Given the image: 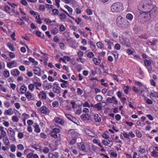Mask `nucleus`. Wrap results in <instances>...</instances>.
I'll return each mask as SVG.
<instances>
[{"mask_svg": "<svg viewBox=\"0 0 158 158\" xmlns=\"http://www.w3.org/2000/svg\"><path fill=\"white\" fill-rule=\"evenodd\" d=\"M153 6L154 4L152 1L150 0H144L139 3L138 8L143 13L148 14L149 10Z\"/></svg>", "mask_w": 158, "mask_h": 158, "instance_id": "nucleus-1", "label": "nucleus"}, {"mask_svg": "<svg viewBox=\"0 0 158 158\" xmlns=\"http://www.w3.org/2000/svg\"><path fill=\"white\" fill-rule=\"evenodd\" d=\"M138 21L141 23L147 25L151 22L150 16L148 14L142 13L139 16Z\"/></svg>", "mask_w": 158, "mask_h": 158, "instance_id": "nucleus-2", "label": "nucleus"}, {"mask_svg": "<svg viewBox=\"0 0 158 158\" xmlns=\"http://www.w3.org/2000/svg\"><path fill=\"white\" fill-rule=\"evenodd\" d=\"M123 10V6L122 3L117 2L114 3L111 6V10L113 12L119 13Z\"/></svg>", "mask_w": 158, "mask_h": 158, "instance_id": "nucleus-3", "label": "nucleus"}, {"mask_svg": "<svg viewBox=\"0 0 158 158\" xmlns=\"http://www.w3.org/2000/svg\"><path fill=\"white\" fill-rule=\"evenodd\" d=\"M116 22L118 26L123 28L127 27L129 25V23L127 19L123 18L121 16L117 17Z\"/></svg>", "mask_w": 158, "mask_h": 158, "instance_id": "nucleus-4", "label": "nucleus"}, {"mask_svg": "<svg viewBox=\"0 0 158 158\" xmlns=\"http://www.w3.org/2000/svg\"><path fill=\"white\" fill-rule=\"evenodd\" d=\"M158 13V8L154 4V6L152 7L151 9L149 11L148 15L151 18H155Z\"/></svg>", "mask_w": 158, "mask_h": 158, "instance_id": "nucleus-5", "label": "nucleus"}, {"mask_svg": "<svg viewBox=\"0 0 158 158\" xmlns=\"http://www.w3.org/2000/svg\"><path fill=\"white\" fill-rule=\"evenodd\" d=\"M106 102L108 103H112L114 104H118V101L114 96L112 97H108L106 100Z\"/></svg>", "mask_w": 158, "mask_h": 158, "instance_id": "nucleus-6", "label": "nucleus"}, {"mask_svg": "<svg viewBox=\"0 0 158 158\" xmlns=\"http://www.w3.org/2000/svg\"><path fill=\"white\" fill-rule=\"evenodd\" d=\"M77 147L79 150L81 151L86 152V148L84 143L83 142L78 143L77 144Z\"/></svg>", "mask_w": 158, "mask_h": 158, "instance_id": "nucleus-7", "label": "nucleus"}, {"mask_svg": "<svg viewBox=\"0 0 158 158\" xmlns=\"http://www.w3.org/2000/svg\"><path fill=\"white\" fill-rule=\"evenodd\" d=\"M54 25L53 24H51L49 26V29L50 30L51 33L53 35H55L57 34L58 32V30L57 27H55L54 29L52 28V26Z\"/></svg>", "mask_w": 158, "mask_h": 158, "instance_id": "nucleus-8", "label": "nucleus"}, {"mask_svg": "<svg viewBox=\"0 0 158 158\" xmlns=\"http://www.w3.org/2000/svg\"><path fill=\"white\" fill-rule=\"evenodd\" d=\"M8 131H10V136L11 138V139L12 140L15 141V132L14 131L13 129L11 128H9L8 129Z\"/></svg>", "mask_w": 158, "mask_h": 158, "instance_id": "nucleus-9", "label": "nucleus"}, {"mask_svg": "<svg viewBox=\"0 0 158 158\" xmlns=\"http://www.w3.org/2000/svg\"><path fill=\"white\" fill-rule=\"evenodd\" d=\"M68 133L73 138H76L78 135V134L74 130L71 129L68 131Z\"/></svg>", "mask_w": 158, "mask_h": 158, "instance_id": "nucleus-10", "label": "nucleus"}, {"mask_svg": "<svg viewBox=\"0 0 158 158\" xmlns=\"http://www.w3.org/2000/svg\"><path fill=\"white\" fill-rule=\"evenodd\" d=\"M40 110L41 113L43 114H46L48 111V113L49 112L48 109L45 106H43L40 107Z\"/></svg>", "mask_w": 158, "mask_h": 158, "instance_id": "nucleus-11", "label": "nucleus"}, {"mask_svg": "<svg viewBox=\"0 0 158 158\" xmlns=\"http://www.w3.org/2000/svg\"><path fill=\"white\" fill-rule=\"evenodd\" d=\"M66 117L70 120L75 124H77L76 122L77 120L70 114H65Z\"/></svg>", "mask_w": 158, "mask_h": 158, "instance_id": "nucleus-12", "label": "nucleus"}, {"mask_svg": "<svg viewBox=\"0 0 158 158\" xmlns=\"http://www.w3.org/2000/svg\"><path fill=\"white\" fill-rule=\"evenodd\" d=\"M158 40L157 39H153L149 41L148 44L152 46H154L158 42Z\"/></svg>", "mask_w": 158, "mask_h": 158, "instance_id": "nucleus-13", "label": "nucleus"}, {"mask_svg": "<svg viewBox=\"0 0 158 158\" xmlns=\"http://www.w3.org/2000/svg\"><path fill=\"white\" fill-rule=\"evenodd\" d=\"M33 71H34V73L35 74L38 76H41V69L39 68L38 67H36L35 69H33Z\"/></svg>", "mask_w": 158, "mask_h": 158, "instance_id": "nucleus-14", "label": "nucleus"}, {"mask_svg": "<svg viewBox=\"0 0 158 158\" xmlns=\"http://www.w3.org/2000/svg\"><path fill=\"white\" fill-rule=\"evenodd\" d=\"M40 98H41V99L45 100L46 99V95L44 91H42L40 92L38 94Z\"/></svg>", "mask_w": 158, "mask_h": 158, "instance_id": "nucleus-15", "label": "nucleus"}, {"mask_svg": "<svg viewBox=\"0 0 158 158\" xmlns=\"http://www.w3.org/2000/svg\"><path fill=\"white\" fill-rule=\"evenodd\" d=\"M19 73V71L17 69H15L11 71V74L14 76H17Z\"/></svg>", "mask_w": 158, "mask_h": 158, "instance_id": "nucleus-16", "label": "nucleus"}, {"mask_svg": "<svg viewBox=\"0 0 158 158\" xmlns=\"http://www.w3.org/2000/svg\"><path fill=\"white\" fill-rule=\"evenodd\" d=\"M121 41L122 44L124 46L127 47H129L130 46V43L128 40H126L125 39H123L121 40Z\"/></svg>", "mask_w": 158, "mask_h": 158, "instance_id": "nucleus-17", "label": "nucleus"}, {"mask_svg": "<svg viewBox=\"0 0 158 158\" xmlns=\"http://www.w3.org/2000/svg\"><path fill=\"white\" fill-rule=\"evenodd\" d=\"M152 152V156L153 157L158 156V147H156Z\"/></svg>", "mask_w": 158, "mask_h": 158, "instance_id": "nucleus-18", "label": "nucleus"}, {"mask_svg": "<svg viewBox=\"0 0 158 158\" xmlns=\"http://www.w3.org/2000/svg\"><path fill=\"white\" fill-rule=\"evenodd\" d=\"M85 133L88 135L94 137L95 135L94 133L89 129H87L85 130Z\"/></svg>", "mask_w": 158, "mask_h": 158, "instance_id": "nucleus-19", "label": "nucleus"}, {"mask_svg": "<svg viewBox=\"0 0 158 158\" xmlns=\"http://www.w3.org/2000/svg\"><path fill=\"white\" fill-rule=\"evenodd\" d=\"M53 121L56 123H59L61 125H63L64 123L63 120L59 117L55 118L53 120Z\"/></svg>", "mask_w": 158, "mask_h": 158, "instance_id": "nucleus-20", "label": "nucleus"}, {"mask_svg": "<svg viewBox=\"0 0 158 158\" xmlns=\"http://www.w3.org/2000/svg\"><path fill=\"white\" fill-rule=\"evenodd\" d=\"M53 87H55L56 90H57L58 93H60L61 88L59 86V85L57 82H55L53 85Z\"/></svg>", "mask_w": 158, "mask_h": 158, "instance_id": "nucleus-21", "label": "nucleus"}, {"mask_svg": "<svg viewBox=\"0 0 158 158\" xmlns=\"http://www.w3.org/2000/svg\"><path fill=\"white\" fill-rule=\"evenodd\" d=\"M36 35L39 37H40L42 39H45V36L43 34L39 31H37L36 32Z\"/></svg>", "mask_w": 158, "mask_h": 158, "instance_id": "nucleus-22", "label": "nucleus"}, {"mask_svg": "<svg viewBox=\"0 0 158 158\" xmlns=\"http://www.w3.org/2000/svg\"><path fill=\"white\" fill-rule=\"evenodd\" d=\"M149 95L151 97H154L155 98H158V92L153 91L149 93Z\"/></svg>", "mask_w": 158, "mask_h": 158, "instance_id": "nucleus-23", "label": "nucleus"}, {"mask_svg": "<svg viewBox=\"0 0 158 158\" xmlns=\"http://www.w3.org/2000/svg\"><path fill=\"white\" fill-rule=\"evenodd\" d=\"M94 118L97 122H100L101 121V120L99 115L97 114H95L94 115Z\"/></svg>", "mask_w": 158, "mask_h": 158, "instance_id": "nucleus-24", "label": "nucleus"}, {"mask_svg": "<svg viewBox=\"0 0 158 158\" xmlns=\"http://www.w3.org/2000/svg\"><path fill=\"white\" fill-rule=\"evenodd\" d=\"M4 143L6 146H9L10 145V142L7 136L4 137L3 139Z\"/></svg>", "mask_w": 158, "mask_h": 158, "instance_id": "nucleus-25", "label": "nucleus"}, {"mask_svg": "<svg viewBox=\"0 0 158 158\" xmlns=\"http://www.w3.org/2000/svg\"><path fill=\"white\" fill-rule=\"evenodd\" d=\"M35 125H34L35 128V131L36 133H39L40 132V130L39 125L35 123Z\"/></svg>", "mask_w": 158, "mask_h": 158, "instance_id": "nucleus-26", "label": "nucleus"}, {"mask_svg": "<svg viewBox=\"0 0 158 158\" xmlns=\"http://www.w3.org/2000/svg\"><path fill=\"white\" fill-rule=\"evenodd\" d=\"M7 46L11 50L13 51H15L14 47L12 44L10 42H9L7 44Z\"/></svg>", "mask_w": 158, "mask_h": 158, "instance_id": "nucleus-27", "label": "nucleus"}, {"mask_svg": "<svg viewBox=\"0 0 158 158\" xmlns=\"http://www.w3.org/2000/svg\"><path fill=\"white\" fill-rule=\"evenodd\" d=\"M94 108L97 109L98 110H102V108L101 107V103H98L94 105Z\"/></svg>", "mask_w": 158, "mask_h": 158, "instance_id": "nucleus-28", "label": "nucleus"}, {"mask_svg": "<svg viewBox=\"0 0 158 158\" xmlns=\"http://www.w3.org/2000/svg\"><path fill=\"white\" fill-rule=\"evenodd\" d=\"M93 61L94 63L96 65H99L101 62V60L100 59L94 58L93 59Z\"/></svg>", "mask_w": 158, "mask_h": 158, "instance_id": "nucleus-29", "label": "nucleus"}, {"mask_svg": "<svg viewBox=\"0 0 158 158\" xmlns=\"http://www.w3.org/2000/svg\"><path fill=\"white\" fill-rule=\"evenodd\" d=\"M29 60L30 62H31L33 63V64L35 65H37L38 64V63L37 61H35V59L31 57H30L29 59Z\"/></svg>", "mask_w": 158, "mask_h": 158, "instance_id": "nucleus-30", "label": "nucleus"}, {"mask_svg": "<svg viewBox=\"0 0 158 158\" xmlns=\"http://www.w3.org/2000/svg\"><path fill=\"white\" fill-rule=\"evenodd\" d=\"M144 64L146 66H148L151 64V62L150 60H144Z\"/></svg>", "mask_w": 158, "mask_h": 158, "instance_id": "nucleus-31", "label": "nucleus"}, {"mask_svg": "<svg viewBox=\"0 0 158 158\" xmlns=\"http://www.w3.org/2000/svg\"><path fill=\"white\" fill-rule=\"evenodd\" d=\"M48 156L50 157V158H58L59 156L57 154L55 155L52 153H49L48 154Z\"/></svg>", "mask_w": 158, "mask_h": 158, "instance_id": "nucleus-32", "label": "nucleus"}, {"mask_svg": "<svg viewBox=\"0 0 158 158\" xmlns=\"http://www.w3.org/2000/svg\"><path fill=\"white\" fill-rule=\"evenodd\" d=\"M59 30L60 32H63L65 30V28L64 26L62 24L59 25Z\"/></svg>", "mask_w": 158, "mask_h": 158, "instance_id": "nucleus-33", "label": "nucleus"}, {"mask_svg": "<svg viewBox=\"0 0 158 158\" xmlns=\"http://www.w3.org/2000/svg\"><path fill=\"white\" fill-rule=\"evenodd\" d=\"M126 18L128 19L131 21L133 18V16L131 14H128L126 15Z\"/></svg>", "mask_w": 158, "mask_h": 158, "instance_id": "nucleus-34", "label": "nucleus"}, {"mask_svg": "<svg viewBox=\"0 0 158 158\" xmlns=\"http://www.w3.org/2000/svg\"><path fill=\"white\" fill-rule=\"evenodd\" d=\"M138 149L139 151L141 154L144 153L145 151V149L142 148L141 146L139 147Z\"/></svg>", "mask_w": 158, "mask_h": 158, "instance_id": "nucleus-35", "label": "nucleus"}, {"mask_svg": "<svg viewBox=\"0 0 158 158\" xmlns=\"http://www.w3.org/2000/svg\"><path fill=\"white\" fill-rule=\"evenodd\" d=\"M95 99L97 101L100 102L102 99V97L100 95H97Z\"/></svg>", "mask_w": 158, "mask_h": 158, "instance_id": "nucleus-36", "label": "nucleus"}, {"mask_svg": "<svg viewBox=\"0 0 158 158\" xmlns=\"http://www.w3.org/2000/svg\"><path fill=\"white\" fill-rule=\"evenodd\" d=\"M66 18V16L64 13H61L59 15V18L61 20L65 19Z\"/></svg>", "mask_w": 158, "mask_h": 158, "instance_id": "nucleus-37", "label": "nucleus"}, {"mask_svg": "<svg viewBox=\"0 0 158 158\" xmlns=\"http://www.w3.org/2000/svg\"><path fill=\"white\" fill-rule=\"evenodd\" d=\"M25 95L26 97L28 99H31L32 97V95L29 92H28L26 93L25 94Z\"/></svg>", "mask_w": 158, "mask_h": 158, "instance_id": "nucleus-38", "label": "nucleus"}, {"mask_svg": "<svg viewBox=\"0 0 158 158\" xmlns=\"http://www.w3.org/2000/svg\"><path fill=\"white\" fill-rule=\"evenodd\" d=\"M27 89V87L24 86H21L20 88V90H22V91L21 92V94H23L24 93V92H23V91H24L25 92H26Z\"/></svg>", "mask_w": 158, "mask_h": 158, "instance_id": "nucleus-39", "label": "nucleus"}, {"mask_svg": "<svg viewBox=\"0 0 158 158\" xmlns=\"http://www.w3.org/2000/svg\"><path fill=\"white\" fill-rule=\"evenodd\" d=\"M3 74L5 77H8L10 76L9 72L8 71H4Z\"/></svg>", "mask_w": 158, "mask_h": 158, "instance_id": "nucleus-40", "label": "nucleus"}, {"mask_svg": "<svg viewBox=\"0 0 158 158\" xmlns=\"http://www.w3.org/2000/svg\"><path fill=\"white\" fill-rule=\"evenodd\" d=\"M52 131L57 134V133H59L60 132V129L56 128H55L53 129Z\"/></svg>", "mask_w": 158, "mask_h": 158, "instance_id": "nucleus-41", "label": "nucleus"}, {"mask_svg": "<svg viewBox=\"0 0 158 158\" xmlns=\"http://www.w3.org/2000/svg\"><path fill=\"white\" fill-rule=\"evenodd\" d=\"M50 135L51 136L54 138H57L58 137L56 133L54 132L53 131H52L50 133Z\"/></svg>", "mask_w": 158, "mask_h": 158, "instance_id": "nucleus-42", "label": "nucleus"}, {"mask_svg": "<svg viewBox=\"0 0 158 158\" xmlns=\"http://www.w3.org/2000/svg\"><path fill=\"white\" fill-rule=\"evenodd\" d=\"M15 62L14 61H12L10 63H7V66L9 68H11V66L15 64Z\"/></svg>", "mask_w": 158, "mask_h": 158, "instance_id": "nucleus-43", "label": "nucleus"}, {"mask_svg": "<svg viewBox=\"0 0 158 158\" xmlns=\"http://www.w3.org/2000/svg\"><path fill=\"white\" fill-rule=\"evenodd\" d=\"M88 115V114H82L81 116V118L83 119L84 120H89V118L87 117V116Z\"/></svg>", "mask_w": 158, "mask_h": 158, "instance_id": "nucleus-44", "label": "nucleus"}, {"mask_svg": "<svg viewBox=\"0 0 158 158\" xmlns=\"http://www.w3.org/2000/svg\"><path fill=\"white\" fill-rule=\"evenodd\" d=\"M7 112V114L9 115H11L12 114V113L11 112V111H13L12 110V109L11 108H9L8 110H6L4 114H6V112Z\"/></svg>", "mask_w": 158, "mask_h": 158, "instance_id": "nucleus-45", "label": "nucleus"}, {"mask_svg": "<svg viewBox=\"0 0 158 158\" xmlns=\"http://www.w3.org/2000/svg\"><path fill=\"white\" fill-rule=\"evenodd\" d=\"M97 46L100 48H103L104 47L103 44L100 42H98L97 44Z\"/></svg>", "mask_w": 158, "mask_h": 158, "instance_id": "nucleus-46", "label": "nucleus"}, {"mask_svg": "<svg viewBox=\"0 0 158 158\" xmlns=\"http://www.w3.org/2000/svg\"><path fill=\"white\" fill-rule=\"evenodd\" d=\"M76 138H73L70 141V144L72 145H74L76 142Z\"/></svg>", "mask_w": 158, "mask_h": 158, "instance_id": "nucleus-47", "label": "nucleus"}, {"mask_svg": "<svg viewBox=\"0 0 158 158\" xmlns=\"http://www.w3.org/2000/svg\"><path fill=\"white\" fill-rule=\"evenodd\" d=\"M18 149L21 150H23L24 149L23 146L22 144H19L17 146Z\"/></svg>", "mask_w": 158, "mask_h": 158, "instance_id": "nucleus-48", "label": "nucleus"}, {"mask_svg": "<svg viewBox=\"0 0 158 158\" xmlns=\"http://www.w3.org/2000/svg\"><path fill=\"white\" fill-rule=\"evenodd\" d=\"M16 149V147L14 144H12L11 145L10 147V149L11 151L13 152H15Z\"/></svg>", "mask_w": 158, "mask_h": 158, "instance_id": "nucleus-49", "label": "nucleus"}, {"mask_svg": "<svg viewBox=\"0 0 158 158\" xmlns=\"http://www.w3.org/2000/svg\"><path fill=\"white\" fill-rule=\"evenodd\" d=\"M49 149L47 147H45L43 150V152L45 153H48L49 151Z\"/></svg>", "mask_w": 158, "mask_h": 158, "instance_id": "nucleus-50", "label": "nucleus"}, {"mask_svg": "<svg viewBox=\"0 0 158 158\" xmlns=\"http://www.w3.org/2000/svg\"><path fill=\"white\" fill-rule=\"evenodd\" d=\"M52 12L53 14L55 15H57L59 13V10L56 9H53L52 10Z\"/></svg>", "mask_w": 158, "mask_h": 158, "instance_id": "nucleus-51", "label": "nucleus"}, {"mask_svg": "<svg viewBox=\"0 0 158 158\" xmlns=\"http://www.w3.org/2000/svg\"><path fill=\"white\" fill-rule=\"evenodd\" d=\"M29 89L31 91H33L34 89V85L32 84H30L28 85Z\"/></svg>", "mask_w": 158, "mask_h": 158, "instance_id": "nucleus-52", "label": "nucleus"}, {"mask_svg": "<svg viewBox=\"0 0 158 158\" xmlns=\"http://www.w3.org/2000/svg\"><path fill=\"white\" fill-rule=\"evenodd\" d=\"M123 136L126 139H129V141H130V138L129 137V134H128L126 132H124L123 134Z\"/></svg>", "mask_w": 158, "mask_h": 158, "instance_id": "nucleus-53", "label": "nucleus"}, {"mask_svg": "<svg viewBox=\"0 0 158 158\" xmlns=\"http://www.w3.org/2000/svg\"><path fill=\"white\" fill-rule=\"evenodd\" d=\"M136 135L137 137L139 138H141L142 137V135L140 132L137 130L135 131Z\"/></svg>", "mask_w": 158, "mask_h": 158, "instance_id": "nucleus-54", "label": "nucleus"}, {"mask_svg": "<svg viewBox=\"0 0 158 158\" xmlns=\"http://www.w3.org/2000/svg\"><path fill=\"white\" fill-rule=\"evenodd\" d=\"M39 9L43 11H44L45 10V8L44 5H41L39 7Z\"/></svg>", "mask_w": 158, "mask_h": 158, "instance_id": "nucleus-55", "label": "nucleus"}, {"mask_svg": "<svg viewBox=\"0 0 158 158\" xmlns=\"http://www.w3.org/2000/svg\"><path fill=\"white\" fill-rule=\"evenodd\" d=\"M139 37L141 39L144 40L147 39L148 38V36L145 34H143L142 35L139 36Z\"/></svg>", "mask_w": 158, "mask_h": 158, "instance_id": "nucleus-56", "label": "nucleus"}, {"mask_svg": "<svg viewBox=\"0 0 158 158\" xmlns=\"http://www.w3.org/2000/svg\"><path fill=\"white\" fill-rule=\"evenodd\" d=\"M17 21H20V22H18V24H19L20 25H22L24 24V22L21 19H17Z\"/></svg>", "mask_w": 158, "mask_h": 158, "instance_id": "nucleus-57", "label": "nucleus"}, {"mask_svg": "<svg viewBox=\"0 0 158 158\" xmlns=\"http://www.w3.org/2000/svg\"><path fill=\"white\" fill-rule=\"evenodd\" d=\"M116 94L119 98L120 99L122 98V93L120 91H118L116 93Z\"/></svg>", "mask_w": 158, "mask_h": 158, "instance_id": "nucleus-58", "label": "nucleus"}, {"mask_svg": "<svg viewBox=\"0 0 158 158\" xmlns=\"http://www.w3.org/2000/svg\"><path fill=\"white\" fill-rule=\"evenodd\" d=\"M52 105L54 107H57L59 106L58 102L57 101L54 102L52 103Z\"/></svg>", "mask_w": 158, "mask_h": 158, "instance_id": "nucleus-59", "label": "nucleus"}, {"mask_svg": "<svg viewBox=\"0 0 158 158\" xmlns=\"http://www.w3.org/2000/svg\"><path fill=\"white\" fill-rule=\"evenodd\" d=\"M12 120L14 122H18L19 121V119L17 116H14L12 117Z\"/></svg>", "mask_w": 158, "mask_h": 158, "instance_id": "nucleus-60", "label": "nucleus"}, {"mask_svg": "<svg viewBox=\"0 0 158 158\" xmlns=\"http://www.w3.org/2000/svg\"><path fill=\"white\" fill-rule=\"evenodd\" d=\"M75 68L77 69V70L80 72L82 69L81 65V64H77Z\"/></svg>", "mask_w": 158, "mask_h": 158, "instance_id": "nucleus-61", "label": "nucleus"}, {"mask_svg": "<svg viewBox=\"0 0 158 158\" xmlns=\"http://www.w3.org/2000/svg\"><path fill=\"white\" fill-rule=\"evenodd\" d=\"M77 94L79 95H81L83 93V91L80 88H77Z\"/></svg>", "mask_w": 158, "mask_h": 158, "instance_id": "nucleus-62", "label": "nucleus"}, {"mask_svg": "<svg viewBox=\"0 0 158 158\" xmlns=\"http://www.w3.org/2000/svg\"><path fill=\"white\" fill-rule=\"evenodd\" d=\"M120 44L117 43L115 45L114 48L116 50H119L120 49Z\"/></svg>", "mask_w": 158, "mask_h": 158, "instance_id": "nucleus-63", "label": "nucleus"}, {"mask_svg": "<svg viewBox=\"0 0 158 158\" xmlns=\"http://www.w3.org/2000/svg\"><path fill=\"white\" fill-rule=\"evenodd\" d=\"M94 55V53L91 52H89L87 54V56L90 58H91L93 57Z\"/></svg>", "mask_w": 158, "mask_h": 158, "instance_id": "nucleus-64", "label": "nucleus"}]
</instances>
